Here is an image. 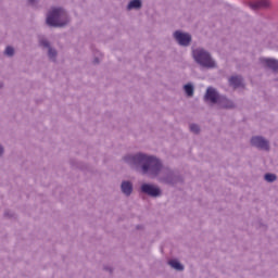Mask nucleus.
<instances>
[{
    "label": "nucleus",
    "instance_id": "obj_9",
    "mask_svg": "<svg viewBox=\"0 0 278 278\" xmlns=\"http://www.w3.org/2000/svg\"><path fill=\"white\" fill-rule=\"evenodd\" d=\"M216 105H218L220 110L236 109V104L233 103V101L229 100L226 96H219Z\"/></svg>",
    "mask_w": 278,
    "mask_h": 278
},
{
    "label": "nucleus",
    "instance_id": "obj_12",
    "mask_svg": "<svg viewBox=\"0 0 278 278\" xmlns=\"http://www.w3.org/2000/svg\"><path fill=\"white\" fill-rule=\"evenodd\" d=\"M167 264L168 266H170V268H173L174 270H177V273H184L186 268L184 264H181V262H179V260L177 258L169 260Z\"/></svg>",
    "mask_w": 278,
    "mask_h": 278
},
{
    "label": "nucleus",
    "instance_id": "obj_2",
    "mask_svg": "<svg viewBox=\"0 0 278 278\" xmlns=\"http://www.w3.org/2000/svg\"><path fill=\"white\" fill-rule=\"evenodd\" d=\"M71 24V15L62 7H52L47 13L46 25L48 27L62 28Z\"/></svg>",
    "mask_w": 278,
    "mask_h": 278
},
{
    "label": "nucleus",
    "instance_id": "obj_18",
    "mask_svg": "<svg viewBox=\"0 0 278 278\" xmlns=\"http://www.w3.org/2000/svg\"><path fill=\"white\" fill-rule=\"evenodd\" d=\"M48 58H49V60H51V62H56L58 61V50H55L52 47L48 48Z\"/></svg>",
    "mask_w": 278,
    "mask_h": 278
},
{
    "label": "nucleus",
    "instance_id": "obj_4",
    "mask_svg": "<svg viewBox=\"0 0 278 278\" xmlns=\"http://www.w3.org/2000/svg\"><path fill=\"white\" fill-rule=\"evenodd\" d=\"M139 194L149 197L150 199H160L162 197V188L153 182H141L138 188Z\"/></svg>",
    "mask_w": 278,
    "mask_h": 278
},
{
    "label": "nucleus",
    "instance_id": "obj_15",
    "mask_svg": "<svg viewBox=\"0 0 278 278\" xmlns=\"http://www.w3.org/2000/svg\"><path fill=\"white\" fill-rule=\"evenodd\" d=\"M38 46L41 47V49H50L51 48V42L45 35H39L38 36Z\"/></svg>",
    "mask_w": 278,
    "mask_h": 278
},
{
    "label": "nucleus",
    "instance_id": "obj_21",
    "mask_svg": "<svg viewBox=\"0 0 278 278\" xmlns=\"http://www.w3.org/2000/svg\"><path fill=\"white\" fill-rule=\"evenodd\" d=\"M4 55H8V58H14V47L8 46L4 50Z\"/></svg>",
    "mask_w": 278,
    "mask_h": 278
},
{
    "label": "nucleus",
    "instance_id": "obj_17",
    "mask_svg": "<svg viewBox=\"0 0 278 278\" xmlns=\"http://www.w3.org/2000/svg\"><path fill=\"white\" fill-rule=\"evenodd\" d=\"M185 94L189 98L194 97V85L192 83H188L184 86Z\"/></svg>",
    "mask_w": 278,
    "mask_h": 278
},
{
    "label": "nucleus",
    "instance_id": "obj_24",
    "mask_svg": "<svg viewBox=\"0 0 278 278\" xmlns=\"http://www.w3.org/2000/svg\"><path fill=\"white\" fill-rule=\"evenodd\" d=\"M5 153V148L0 144V157H3V154Z\"/></svg>",
    "mask_w": 278,
    "mask_h": 278
},
{
    "label": "nucleus",
    "instance_id": "obj_19",
    "mask_svg": "<svg viewBox=\"0 0 278 278\" xmlns=\"http://www.w3.org/2000/svg\"><path fill=\"white\" fill-rule=\"evenodd\" d=\"M264 179L265 181H267V184H275V180L277 179V175L273 173H266L264 175Z\"/></svg>",
    "mask_w": 278,
    "mask_h": 278
},
{
    "label": "nucleus",
    "instance_id": "obj_5",
    "mask_svg": "<svg viewBox=\"0 0 278 278\" xmlns=\"http://www.w3.org/2000/svg\"><path fill=\"white\" fill-rule=\"evenodd\" d=\"M250 144L260 151H270V141L263 136H253L250 139Z\"/></svg>",
    "mask_w": 278,
    "mask_h": 278
},
{
    "label": "nucleus",
    "instance_id": "obj_3",
    "mask_svg": "<svg viewBox=\"0 0 278 278\" xmlns=\"http://www.w3.org/2000/svg\"><path fill=\"white\" fill-rule=\"evenodd\" d=\"M192 58L202 68H216V61L212 58V53L203 48L192 50Z\"/></svg>",
    "mask_w": 278,
    "mask_h": 278
},
{
    "label": "nucleus",
    "instance_id": "obj_14",
    "mask_svg": "<svg viewBox=\"0 0 278 278\" xmlns=\"http://www.w3.org/2000/svg\"><path fill=\"white\" fill-rule=\"evenodd\" d=\"M229 85L232 86V88H235V90L238 88H242V77L231 76L229 78Z\"/></svg>",
    "mask_w": 278,
    "mask_h": 278
},
{
    "label": "nucleus",
    "instance_id": "obj_27",
    "mask_svg": "<svg viewBox=\"0 0 278 278\" xmlns=\"http://www.w3.org/2000/svg\"><path fill=\"white\" fill-rule=\"evenodd\" d=\"M3 88V81L0 80V90Z\"/></svg>",
    "mask_w": 278,
    "mask_h": 278
},
{
    "label": "nucleus",
    "instance_id": "obj_6",
    "mask_svg": "<svg viewBox=\"0 0 278 278\" xmlns=\"http://www.w3.org/2000/svg\"><path fill=\"white\" fill-rule=\"evenodd\" d=\"M173 36L180 47H190V45H192V35H190V33L176 30Z\"/></svg>",
    "mask_w": 278,
    "mask_h": 278
},
{
    "label": "nucleus",
    "instance_id": "obj_23",
    "mask_svg": "<svg viewBox=\"0 0 278 278\" xmlns=\"http://www.w3.org/2000/svg\"><path fill=\"white\" fill-rule=\"evenodd\" d=\"M103 270H105L106 273H110V275H112V273H114V268H112L110 266H104Z\"/></svg>",
    "mask_w": 278,
    "mask_h": 278
},
{
    "label": "nucleus",
    "instance_id": "obj_11",
    "mask_svg": "<svg viewBox=\"0 0 278 278\" xmlns=\"http://www.w3.org/2000/svg\"><path fill=\"white\" fill-rule=\"evenodd\" d=\"M251 10H260V8H270V2L268 0H257L255 2H248Z\"/></svg>",
    "mask_w": 278,
    "mask_h": 278
},
{
    "label": "nucleus",
    "instance_id": "obj_20",
    "mask_svg": "<svg viewBox=\"0 0 278 278\" xmlns=\"http://www.w3.org/2000/svg\"><path fill=\"white\" fill-rule=\"evenodd\" d=\"M189 129L191 134H194L195 136H199V134H201V126H199V124H190Z\"/></svg>",
    "mask_w": 278,
    "mask_h": 278
},
{
    "label": "nucleus",
    "instance_id": "obj_8",
    "mask_svg": "<svg viewBox=\"0 0 278 278\" xmlns=\"http://www.w3.org/2000/svg\"><path fill=\"white\" fill-rule=\"evenodd\" d=\"M260 62L264 66V68H267L268 71H271V73L278 75V60L277 59L261 58Z\"/></svg>",
    "mask_w": 278,
    "mask_h": 278
},
{
    "label": "nucleus",
    "instance_id": "obj_7",
    "mask_svg": "<svg viewBox=\"0 0 278 278\" xmlns=\"http://www.w3.org/2000/svg\"><path fill=\"white\" fill-rule=\"evenodd\" d=\"M220 98V93L214 87H207L205 94L203 97V101L205 103H212V105H216L218 103V99Z\"/></svg>",
    "mask_w": 278,
    "mask_h": 278
},
{
    "label": "nucleus",
    "instance_id": "obj_26",
    "mask_svg": "<svg viewBox=\"0 0 278 278\" xmlns=\"http://www.w3.org/2000/svg\"><path fill=\"white\" fill-rule=\"evenodd\" d=\"M99 63H100L99 58H94L93 64H99Z\"/></svg>",
    "mask_w": 278,
    "mask_h": 278
},
{
    "label": "nucleus",
    "instance_id": "obj_1",
    "mask_svg": "<svg viewBox=\"0 0 278 278\" xmlns=\"http://www.w3.org/2000/svg\"><path fill=\"white\" fill-rule=\"evenodd\" d=\"M122 160L134 170H138L149 179H156L159 184L172 187L177 186V184H184V177L173 168L164 166L162 160L155 155L144 152L128 153Z\"/></svg>",
    "mask_w": 278,
    "mask_h": 278
},
{
    "label": "nucleus",
    "instance_id": "obj_28",
    "mask_svg": "<svg viewBox=\"0 0 278 278\" xmlns=\"http://www.w3.org/2000/svg\"><path fill=\"white\" fill-rule=\"evenodd\" d=\"M137 229H140V226H137Z\"/></svg>",
    "mask_w": 278,
    "mask_h": 278
},
{
    "label": "nucleus",
    "instance_id": "obj_10",
    "mask_svg": "<svg viewBox=\"0 0 278 278\" xmlns=\"http://www.w3.org/2000/svg\"><path fill=\"white\" fill-rule=\"evenodd\" d=\"M121 191L125 197H131L134 192V182H131V180H123L121 184Z\"/></svg>",
    "mask_w": 278,
    "mask_h": 278
},
{
    "label": "nucleus",
    "instance_id": "obj_13",
    "mask_svg": "<svg viewBox=\"0 0 278 278\" xmlns=\"http://www.w3.org/2000/svg\"><path fill=\"white\" fill-rule=\"evenodd\" d=\"M128 12L131 10H142V0H130L126 7Z\"/></svg>",
    "mask_w": 278,
    "mask_h": 278
},
{
    "label": "nucleus",
    "instance_id": "obj_16",
    "mask_svg": "<svg viewBox=\"0 0 278 278\" xmlns=\"http://www.w3.org/2000/svg\"><path fill=\"white\" fill-rule=\"evenodd\" d=\"M70 164L73 168H79L80 170H88L89 166L83 162H78L75 159L70 160Z\"/></svg>",
    "mask_w": 278,
    "mask_h": 278
},
{
    "label": "nucleus",
    "instance_id": "obj_25",
    "mask_svg": "<svg viewBox=\"0 0 278 278\" xmlns=\"http://www.w3.org/2000/svg\"><path fill=\"white\" fill-rule=\"evenodd\" d=\"M28 4L29 5H35L36 4V0H28Z\"/></svg>",
    "mask_w": 278,
    "mask_h": 278
},
{
    "label": "nucleus",
    "instance_id": "obj_22",
    "mask_svg": "<svg viewBox=\"0 0 278 278\" xmlns=\"http://www.w3.org/2000/svg\"><path fill=\"white\" fill-rule=\"evenodd\" d=\"M4 218H14V213L10 210L4 211Z\"/></svg>",
    "mask_w": 278,
    "mask_h": 278
}]
</instances>
